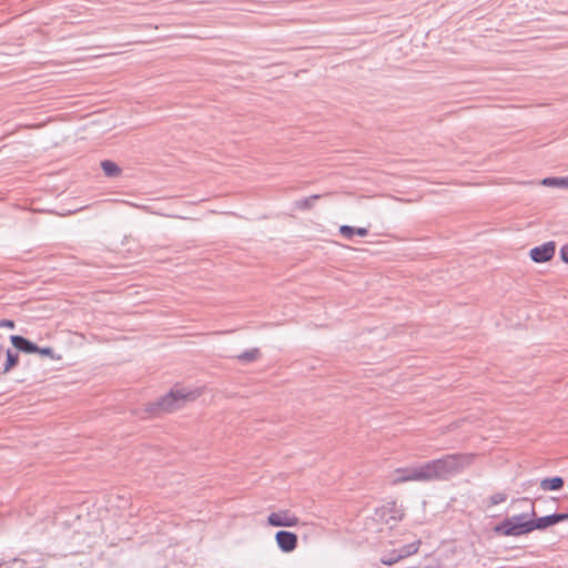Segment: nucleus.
Segmentation results:
<instances>
[{"label": "nucleus", "instance_id": "obj_1", "mask_svg": "<svg viewBox=\"0 0 568 568\" xmlns=\"http://www.w3.org/2000/svg\"><path fill=\"white\" fill-rule=\"evenodd\" d=\"M474 459L475 455L473 454H450L427 462L430 480H447L464 471L473 464Z\"/></svg>", "mask_w": 568, "mask_h": 568}, {"label": "nucleus", "instance_id": "obj_2", "mask_svg": "<svg viewBox=\"0 0 568 568\" xmlns=\"http://www.w3.org/2000/svg\"><path fill=\"white\" fill-rule=\"evenodd\" d=\"M200 393L197 390H186L184 388L172 389L169 394L163 396L154 404V414L172 413L180 409L186 402L197 398Z\"/></svg>", "mask_w": 568, "mask_h": 568}, {"label": "nucleus", "instance_id": "obj_3", "mask_svg": "<svg viewBox=\"0 0 568 568\" xmlns=\"http://www.w3.org/2000/svg\"><path fill=\"white\" fill-rule=\"evenodd\" d=\"M494 530L503 536H521L532 531V524L528 514H521L506 518Z\"/></svg>", "mask_w": 568, "mask_h": 568}, {"label": "nucleus", "instance_id": "obj_4", "mask_svg": "<svg viewBox=\"0 0 568 568\" xmlns=\"http://www.w3.org/2000/svg\"><path fill=\"white\" fill-rule=\"evenodd\" d=\"M427 463L419 466L397 468L392 475V483L394 485L406 481H430L429 470Z\"/></svg>", "mask_w": 568, "mask_h": 568}, {"label": "nucleus", "instance_id": "obj_5", "mask_svg": "<svg viewBox=\"0 0 568 568\" xmlns=\"http://www.w3.org/2000/svg\"><path fill=\"white\" fill-rule=\"evenodd\" d=\"M298 523V517L288 509L273 511L267 516V524L272 527H295Z\"/></svg>", "mask_w": 568, "mask_h": 568}, {"label": "nucleus", "instance_id": "obj_6", "mask_svg": "<svg viewBox=\"0 0 568 568\" xmlns=\"http://www.w3.org/2000/svg\"><path fill=\"white\" fill-rule=\"evenodd\" d=\"M420 540L416 539L410 544L403 546L402 548L394 550L387 556H384L381 561L386 566H392L408 556L416 554L419 549Z\"/></svg>", "mask_w": 568, "mask_h": 568}, {"label": "nucleus", "instance_id": "obj_7", "mask_svg": "<svg viewBox=\"0 0 568 568\" xmlns=\"http://www.w3.org/2000/svg\"><path fill=\"white\" fill-rule=\"evenodd\" d=\"M555 252L556 243L554 241H549L539 246L532 247L529 251V256L536 263H545L554 257Z\"/></svg>", "mask_w": 568, "mask_h": 568}, {"label": "nucleus", "instance_id": "obj_8", "mask_svg": "<svg viewBox=\"0 0 568 568\" xmlns=\"http://www.w3.org/2000/svg\"><path fill=\"white\" fill-rule=\"evenodd\" d=\"M275 541L277 547L283 552H292L297 547V536L296 534L287 530H280L275 534Z\"/></svg>", "mask_w": 568, "mask_h": 568}, {"label": "nucleus", "instance_id": "obj_9", "mask_svg": "<svg viewBox=\"0 0 568 568\" xmlns=\"http://www.w3.org/2000/svg\"><path fill=\"white\" fill-rule=\"evenodd\" d=\"M568 519V513L567 514H552L548 516H544L537 519H531L532 524V530H542L546 529L549 526L556 525L560 521Z\"/></svg>", "mask_w": 568, "mask_h": 568}, {"label": "nucleus", "instance_id": "obj_10", "mask_svg": "<svg viewBox=\"0 0 568 568\" xmlns=\"http://www.w3.org/2000/svg\"><path fill=\"white\" fill-rule=\"evenodd\" d=\"M10 341L18 351L23 353L31 354L39 349V346L20 335H11Z\"/></svg>", "mask_w": 568, "mask_h": 568}, {"label": "nucleus", "instance_id": "obj_11", "mask_svg": "<svg viewBox=\"0 0 568 568\" xmlns=\"http://www.w3.org/2000/svg\"><path fill=\"white\" fill-rule=\"evenodd\" d=\"M19 362V354L11 349L6 352V363L0 367V374L9 373Z\"/></svg>", "mask_w": 568, "mask_h": 568}, {"label": "nucleus", "instance_id": "obj_12", "mask_svg": "<svg viewBox=\"0 0 568 568\" xmlns=\"http://www.w3.org/2000/svg\"><path fill=\"white\" fill-rule=\"evenodd\" d=\"M564 479L561 477L545 478L540 481V488L545 491L558 490L562 488Z\"/></svg>", "mask_w": 568, "mask_h": 568}, {"label": "nucleus", "instance_id": "obj_13", "mask_svg": "<svg viewBox=\"0 0 568 568\" xmlns=\"http://www.w3.org/2000/svg\"><path fill=\"white\" fill-rule=\"evenodd\" d=\"M339 233L346 239H352L355 234L358 236H366L368 234V230L365 227L343 225L339 229Z\"/></svg>", "mask_w": 568, "mask_h": 568}, {"label": "nucleus", "instance_id": "obj_14", "mask_svg": "<svg viewBox=\"0 0 568 568\" xmlns=\"http://www.w3.org/2000/svg\"><path fill=\"white\" fill-rule=\"evenodd\" d=\"M101 168L104 174L109 178L118 176L121 173V169L119 168V165L110 160L102 161Z\"/></svg>", "mask_w": 568, "mask_h": 568}, {"label": "nucleus", "instance_id": "obj_15", "mask_svg": "<svg viewBox=\"0 0 568 568\" xmlns=\"http://www.w3.org/2000/svg\"><path fill=\"white\" fill-rule=\"evenodd\" d=\"M545 186H555L568 189V176L566 178H546L541 181Z\"/></svg>", "mask_w": 568, "mask_h": 568}, {"label": "nucleus", "instance_id": "obj_16", "mask_svg": "<svg viewBox=\"0 0 568 568\" xmlns=\"http://www.w3.org/2000/svg\"><path fill=\"white\" fill-rule=\"evenodd\" d=\"M258 356H260L258 348H252V349L245 351L242 354H240L237 356V358L242 362L251 363V362L256 361L258 358Z\"/></svg>", "mask_w": 568, "mask_h": 568}, {"label": "nucleus", "instance_id": "obj_17", "mask_svg": "<svg viewBox=\"0 0 568 568\" xmlns=\"http://www.w3.org/2000/svg\"><path fill=\"white\" fill-rule=\"evenodd\" d=\"M318 197L320 195H312L307 199L298 201L296 205L300 209H310Z\"/></svg>", "mask_w": 568, "mask_h": 568}, {"label": "nucleus", "instance_id": "obj_18", "mask_svg": "<svg viewBox=\"0 0 568 568\" xmlns=\"http://www.w3.org/2000/svg\"><path fill=\"white\" fill-rule=\"evenodd\" d=\"M507 499V495L505 493H496L490 496V505H498L504 503Z\"/></svg>", "mask_w": 568, "mask_h": 568}, {"label": "nucleus", "instance_id": "obj_19", "mask_svg": "<svg viewBox=\"0 0 568 568\" xmlns=\"http://www.w3.org/2000/svg\"><path fill=\"white\" fill-rule=\"evenodd\" d=\"M37 353H39L42 356H48V357H51V358L54 357V353H53V349L51 347H39Z\"/></svg>", "mask_w": 568, "mask_h": 568}, {"label": "nucleus", "instance_id": "obj_20", "mask_svg": "<svg viewBox=\"0 0 568 568\" xmlns=\"http://www.w3.org/2000/svg\"><path fill=\"white\" fill-rule=\"evenodd\" d=\"M560 257L565 263H568V244L560 248Z\"/></svg>", "mask_w": 568, "mask_h": 568}, {"label": "nucleus", "instance_id": "obj_21", "mask_svg": "<svg viewBox=\"0 0 568 568\" xmlns=\"http://www.w3.org/2000/svg\"><path fill=\"white\" fill-rule=\"evenodd\" d=\"M0 327L13 328L14 327V323L11 320H1L0 321Z\"/></svg>", "mask_w": 568, "mask_h": 568}, {"label": "nucleus", "instance_id": "obj_22", "mask_svg": "<svg viewBox=\"0 0 568 568\" xmlns=\"http://www.w3.org/2000/svg\"><path fill=\"white\" fill-rule=\"evenodd\" d=\"M2 359V351L0 349V361Z\"/></svg>", "mask_w": 568, "mask_h": 568}]
</instances>
